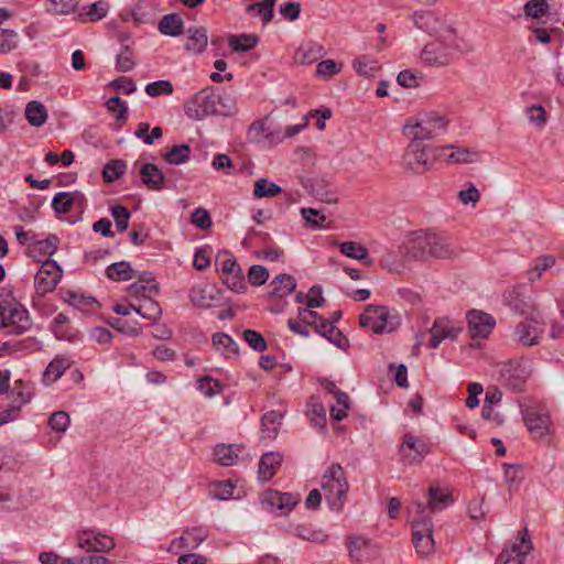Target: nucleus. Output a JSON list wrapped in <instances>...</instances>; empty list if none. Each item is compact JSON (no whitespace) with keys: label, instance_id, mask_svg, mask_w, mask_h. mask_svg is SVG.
Here are the masks:
<instances>
[{"label":"nucleus","instance_id":"53","mask_svg":"<svg viewBox=\"0 0 564 564\" xmlns=\"http://www.w3.org/2000/svg\"><path fill=\"white\" fill-rule=\"evenodd\" d=\"M111 215L115 219L117 230L119 232L127 230L129 226V219L131 217L130 210L122 205H116L111 208Z\"/></svg>","mask_w":564,"mask_h":564},{"label":"nucleus","instance_id":"62","mask_svg":"<svg viewBox=\"0 0 564 564\" xmlns=\"http://www.w3.org/2000/svg\"><path fill=\"white\" fill-rule=\"evenodd\" d=\"M69 421V415L65 411H57L50 416L48 425L56 432H65Z\"/></svg>","mask_w":564,"mask_h":564},{"label":"nucleus","instance_id":"54","mask_svg":"<svg viewBox=\"0 0 564 564\" xmlns=\"http://www.w3.org/2000/svg\"><path fill=\"white\" fill-rule=\"evenodd\" d=\"M549 8L546 0H530L524 4V13L528 17L540 19L549 11Z\"/></svg>","mask_w":564,"mask_h":564},{"label":"nucleus","instance_id":"24","mask_svg":"<svg viewBox=\"0 0 564 564\" xmlns=\"http://www.w3.org/2000/svg\"><path fill=\"white\" fill-rule=\"evenodd\" d=\"M296 285L297 283L293 275L281 273L272 280V290L268 292L267 297L283 299L293 293L296 289Z\"/></svg>","mask_w":564,"mask_h":564},{"label":"nucleus","instance_id":"55","mask_svg":"<svg viewBox=\"0 0 564 564\" xmlns=\"http://www.w3.org/2000/svg\"><path fill=\"white\" fill-rule=\"evenodd\" d=\"M18 46V34L13 30L0 29V52L9 53Z\"/></svg>","mask_w":564,"mask_h":564},{"label":"nucleus","instance_id":"45","mask_svg":"<svg viewBox=\"0 0 564 564\" xmlns=\"http://www.w3.org/2000/svg\"><path fill=\"white\" fill-rule=\"evenodd\" d=\"M228 42L234 52H247L258 44L259 37L254 34L231 35Z\"/></svg>","mask_w":564,"mask_h":564},{"label":"nucleus","instance_id":"33","mask_svg":"<svg viewBox=\"0 0 564 564\" xmlns=\"http://www.w3.org/2000/svg\"><path fill=\"white\" fill-rule=\"evenodd\" d=\"M339 250L346 257L359 260L368 267L373 264V260L369 257L368 249L358 242L344 241L339 245Z\"/></svg>","mask_w":564,"mask_h":564},{"label":"nucleus","instance_id":"26","mask_svg":"<svg viewBox=\"0 0 564 564\" xmlns=\"http://www.w3.org/2000/svg\"><path fill=\"white\" fill-rule=\"evenodd\" d=\"M283 462V455L278 452H269L261 456L259 462V479L262 481L270 480L276 473V469Z\"/></svg>","mask_w":564,"mask_h":564},{"label":"nucleus","instance_id":"12","mask_svg":"<svg viewBox=\"0 0 564 564\" xmlns=\"http://www.w3.org/2000/svg\"><path fill=\"white\" fill-rule=\"evenodd\" d=\"M519 542L506 546L496 558L495 564H523L527 555L533 550L528 528L524 527L518 536Z\"/></svg>","mask_w":564,"mask_h":564},{"label":"nucleus","instance_id":"3","mask_svg":"<svg viewBox=\"0 0 564 564\" xmlns=\"http://www.w3.org/2000/svg\"><path fill=\"white\" fill-rule=\"evenodd\" d=\"M321 487L329 509L336 512L340 511L347 501L349 491V482L340 464L333 463L326 468L322 476Z\"/></svg>","mask_w":564,"mask_h":564},{"label":"nucleus","instance_id":"43","mask_svg":"<svg viewBox=\"0 0 564 564\" xmlns=\"http://www.w3.org/2000/svg\"><path fill=\"white\" fill-rule=\"evenodd\" d=\"M131 308L142 317L150 321H156L162 315V308L159 303L153 300V297L143 300V302L138 306L131 305Z\"/></svg>","mask_w":564,"mask_h":564},{"label":"nucleus","instance_id":"19","mask_svg":"<svg viewBox=\"0 0 564 564\" xmlns=\"http://www.w3.org/2000/svg\"><path fill=\"white\" fill-rule=\"evenodd\" d=\"M468 330L471 337L486 338L492 330L496 322L490 314L480 311H470L467 314Z\"/></svg>","mask_w":564,"mask_h":564},{"label":"nucleus","instance_id":"63","mask_svg":"<svg viewBox=\"0 0 564 564\" xmlns=\"http://www.w3.org/2000/svg\"><path fill=\"white\" fill-rule=\"evenodd\" d=\"M303 218L312 228H322L326 217L319 210L314 208H302Z\"/></svg>","mask_w":564,"mask_h":564},{"label":"nucleus","instance_id":"13","mask_svg":"<svg viewBox=\"0 0 564 564\" xmlns=\"http://www.w3.org/2000/svg\"><path fill=\"white\" fill-rule=\"evenodd\" d=\"M62 274L63 270L57 262L46 259L34 279L36 291L42 294L54 291L61 281Z\"/></svg>","mask_w":564,"mask_h":564},{"label":"nucleus","instance_id":"29","mask_svg":"<svg viewBox=\"0 0 564 564\" xmlns=\"http://www.w3.org/2000/svg\"><path fill=\"white\" fill-rule=\"evenodd\" d=\"M85 200L80 192H59L52 199V207L57 214H67L74 204H82Z\"/></svg>","mask_w":564,"mask_h":564},{"label":"nucleus","instance_id":"2","mask_svg":"<svg viewBox=\"0 0 564 564\" xmlns=\"http://www.w3.org/2000/svg\"><path fill=\"white\" fill-rule=\"evenodd\" d=\"M406 251L415 259H426L429 257L448 259L458 253L446 238L426 231L415 232L408 242Z\"/></svg>","mask_w":564,"mask_h":564},{"label":"nucleus","instance_id":"5","mask_svg":"<svg viewBox=\"0 0 564 564\" xmlns=\"http://www.w3.org/2000/svg\"><path fill=\"white\" fill-rule=\"evenodd\" d=\"M31 326L28 310L10 292H0V328H10V334L21 335Z\"/></svg>","mask_w":564,"mask_h":564},{"label":"nucleus","instance_id":"40","mask_svg":"<svg viewBox=\"0 0 564 564\" xmlns=\"http://www.w3.org/2000/svg\"><path fill=\"white\" fill-rule=\"evenodd\" d=\"M214 346L221 351L226 358L231 356L237 357L239 355L238 345L235 340L225 333H216L213 336Z\"/></svg>","mask_w":564,"mask_h":564},{"label":"nucleus","instance_id":"50","mask_svg":"<svg viewBox=\"0 0 564 564\" xmlns=\"http://www.w3.org/2000/svg\"><path fill=\"white\" fill-rule=\"evenodd\" d=\"M106 107L111 112L116 120L119 122H126L128 119V107L124 100L119 96H113L108 99Z\"/></svg>","mask_w":564,"mask_h":564},{"label":"nucleus","instance_id":"9","mask_svg":"<svg viewBox=\"0 0 564 564\" xmlns=\"http://www.w3.org/2000/svg\"><path fill=\"white\" fill-rule=\"evenodd\" d=\"M215 264L217 271L221 273V280L228 289L236 293L246 291V280L242 269L237 263L232 253L224 251L217 254Z\"/></svg>","mask_w":564,"mask_h":564},{"label":"nucleus","instance_id":"38","mask_svg":"<svg viewBox=\"0 0 564 564\" xmlns=\"http://www.w3.org/2000/svg\"><path fill=\"white\" fill-rule=\"evenodd\" d=\"M25 118L31 126L41 127L47 119V110L42 102L32 100L26 105Z\"/></svg>","mask_w":564,"mask_h":564},{"label":"nucleus","instance_id":"34","mask_svg":"<svg viewBox=\"0 0 564 564\" xmlns=\"http://www.w3.org/2000/svg\"><path fill=\"white\" fill-rule=\"evenodd\" d=\"M128 294L134 297H143V300L152 299L159 293V285L153 279H139L137 282L128 286Z\"/></svg>","mask_w":564,"mask_h":564},{"label":"nucleus","instance_id":"58","mask_svg":"<svg viewBox=\"0 0 564 564\" xmlns=\"http://www.w3.org/2000/svg\"><path fill=\"white\" fill-rule=\"evenodd\" d=\"M174 88L171 82L169 80H158L150 83L145 86V93L150 97H158L161 95H171L173 94Z\"/></svg>","mask_w":564,"mask_h":564},{"label":"nucleus","instance_id":"37","mask_svg":"<svg viewBox=\"0 0 564 564\" xmlns=\"http://www.w3.org/2000/svg\"><path fill=\"white\" fill-rule=\"evenodd\" d=\"M184 23L182 18L176 13L164 15L159 22V31L162 34L177 36L183 33Z\"/></svg>","mask_w":564,"mask_h":564},{"label":"nucleus","instance_id":"47","mask_svg":"<svg viewBox=\"0 0 564 564\" xmlns=\"http://www.w3.org/2000/svg\"><path fill=\"white\" fill-rule=\"evenodd\" d=\"M554 264L555 258L553 256L546 254L539 257L534 260L533 268L528 271V279L531 282L538 281L542 276V273L551 269Z\"/></svg>","mask_w":564,"mask_h":564},{"label":"nucleus","instance_id":"60","mask_svg":"<svg viewBox=\"0 0 564 564\" xmlns=\"http://www.w3.org/2000/svg\"><path fill=\"white\" fill-rule=\"evenodd\" d=\"M51 8L48 11L53 14H69L78 6V0H48Z\"/></svg>","mask_w":564,"mask_h":564},{"label":"nucleus","instance_id":"21","mask_svg":"<svg viewBox=\"0 0 564 564\" xmlns=\"http://www.w3.org/2000/svg\"><path fill=\"white\" fill-rule=\"evenodd\" d=\"M427 502L423 503L425 511L429 510L431 513L440 512L446 509L453 503L452 494L440 486H430L426 492Z\"/></svg>","mask_w":564,"mask_h":564},{"label":"nucleus","instance_id":"31","mask_svg":"<svg viewBox=\"0 0 564 564\" xmlns=\"http://www.w3.org/2000/svg\"><path fill=\"white\" fill-rule=\"evenodd\" d=\"M213 291L214 288L208 283H197L191 289L189 299L194 305L208 308L213 306V302L215 300Z\"/></svg>","mask_w":564,"mask_h":564},{"label":"nucleus","instance_id":"17","mask_svg":"<svg viewBox=\"0 0 564 564\" xmlns=\"http://www.w3.org/2000/svg\"><path fill=\"white\" fill-rule=\"evenodd\" d=\"M118 40L121 47L116 57V67L119 72L127 73L132 70L137 64L134 42L131 40L130 34L126 32H120Z\"/></svg>","mask_w":564,"mask_h":564},{"label":"nucleus","instance_id":"51","mask_svg":"<svg viewBox=\"0 0 564 564\" xmlns=\"http://www.w3.org/2000/svg\"><path fill=\"white\" fill-rule=\"evenodd\" d=\"M12 394L14 397V402H19L15 406H20L26 404L33 398V388L22 380H17L14 382V387L12 390Z\"/></svg>","mask_w":564,"mask_h":564},{"label":"nucleus","instance_id":"56","mask_svg":"<svg viewBox=\"0 0 564 564\" xmlns=\"http://www.w3.org/2000/svg\"><path fill=\"white\" fill-rule=\"evenodd\" d=\"M354 69L361 76H373L379 69L375 61H370L367 56H360L352 63Z\"/></svg>","mask_w":564,"mask_h":564},{"label":"nucleus","instance_id":"1","mask_svg":"<svg viewBox=\"0 0 564 564\" xmlns=\"http://www.w3.org/2000/svg\"><path fill=\"white\" fill-rule=\"evenodd\" d=\"M415 25L434 35L435 41L427 43L422 52L421 59L430 66H446L453 61L452 50L466 53L471 46L456 33V30L433 12H415L413 14Z\"/></svg>","mask_w":564,"mask_h":564},{"label":"nucleus","instance_id":"41","mask_svg":"<svg viewBox=\"0 0 564 564\" xmlns=\"http://www.w3.org/2000/svg\"><path fill=\"white\" fill-rule=\"evenodd\" d=\"M69 367L68 361L65 358L56 357L46 367L43 373V382L50 384L59 379L66 369Z\"/></svg>","mask_w":564,"mask_h":564},{"label":"nucleus","instance_id":"18","mask_svg":"<svg viewBox=\"0 0 564 564\" xmlns=\"http://www.w3.org/2000/svg\"><path fill=\"white\" fill-rule=\"evenodd\" d=\"M523 420L533 438H542L550 433L552 422L547 413L528 409L523 413Z\"/></svg>","mask_w":564,"mask_h":564},{"label":"nucleus","instance_id":"25","mask_svg":"<svg viewBox=\"0 0 564 564\" xmlns=\"http://www.w3.org/2000/svg\"><path fill=\"white\" fill-rule=\"evenodd\" d=\"M51 329L58 340L74 343L80 338L79 332L69 325V318L65 313L56 315Z\"/></svg>","mask_w":564,"mask_h":564},{"label":"nucleus","instance_id":"49","mask_svg":"<svg viewBox=\"0 0 564 564\" xmlns=\"http://www.w3.org/2000/svg\"><path fill=\"white\" fill-rule=\"evenodd\" d=\"M127 170V164L122 160L109 161L102 171L105 182L112 183L121 177Z\"/></svg>","mask_w":564,"mask_h":564},{"label":"nucleus","instance_id":"27","mask_svg":"<svg viewBox=\"0 0 564 564\" xmlns=\"http://www.w3.org/2000/svg\"><path fill=\"white\" fill-rule=\"evenodd\" d=\"M108 11L109 3L106 0H99L95 3L83 7L76 17V20L82 23L97 22L104 19Z\"/></svg>","mask_w":564,"mask_h":564},{"label":"nucleus","instance_id":"61","mask_svg":"<svg viewBox=\"0 0 564 564\" xmlns=\"http://www.w3.org/2000/svg\"><path fill=\"white\" fill-rule=\"evenodd\" d=\"M268 128L264 120H256L251 123L248 130V139L250 142L260 143L264 141V135Z\"/></svg>","mask_w":564,"mask_h":564},{"label":"nucleus","instance_id":"36","mask_svg":"<svg viewBox=\"0 0 564 564\" xmlns=\"http://www.w3.org/2000/svg\"><path fill=\"white\" fill-rule=\"evenodd\" d=\"M240 452L241 448L238 445L232 444H219L214 448L216 460L223 466L234 465L237 462Z\"/></svg>","mask_w":564,"mask_h":564},{"label":"nucleus","instance_id":"23","mask_svg":"<svg viewBox=\"0 0 564 564\" xmlns=\"http://www.w3.org/2000/svg\"><path fill=\"white\" fill-rule=\"evenodd\" d=\"M208 536L207 531L203 527L186 529L182 536L172 541L171 549H196Z\"/></svg>","mask_w":564,"mask_h":564},{"label":"nucleus","instance_id":"57","mask_svg":"<svg viewBox=\"0 0 564 564\" xmlns=\"http://www.w3.org/2000/svg\"><path fill=\"white\" fill-rule=\"evenodd\" d=\"M242 337L248 343V345L256 351L261 352L268 348L264 337L256 330L246 329L242 333Z\"/></svg>","mask_w":564,"mask_h":564},{"label":"nucleus","instance_id":"39","mask_svg":"<svg viewBox=\"0 0 564 564\" xmlns=\"http://www.w3.org/2000/svg\"><path fill=\"white\" fill-rule=\"evenodd\" d=\"M105 273L109 280L113 281H129L134 276L133 269L127 261H119L110 264L107 267Z\"/></svg>","mask_w":564,"mask_h":564},{"label":"nucleus","instance_id":"7","mask_svg":"<svg viewBox=\"0 0 564 564\" xmlns=\"http://www.w3.org/2000/svg\"><path fill=\"white\" fill-rule=\"evenodd\" d=\"M359 325L376 334L391 333L398 328L400 319L398 315H391L388 307L370 304L360 315Z\"/></svg>","mask_w":564,"mask_h":564},{"label":"nucleus","instance_id":"20","mask_svg":"<svg viewBox=\"0 0 564 564\" xmlns=\"http://www.w3.org/2000/svg\"><path fill=\"white\" fill-rule=\"evenodd\" d=\"M462 330L460 327L452 325L451 321L445 317L436 318L431 328L430 348H436L444 339H453Z\"/></svg>","mask_w":564,"mask_h":564},{"label":"nucleus","instance_id":"4","mask_svg":"<svg viewBox=\"0 0 564 564\" xmlns=\"http://www.w3.org/2000/svg\"><path fill=\"white\" fill-rule=\"evenodd\" d=\"M409 513L412 516V542L419 554L422 556L430 555L434 550L433 540V522L425 514V507L422 501H413L408 507Z\"/></svg>","mask_w":564,"mask_h":564},{"label":"nucleus","instance_id":"44","mask_svg":"<svg viewBox=\"0 0 564 564\" xmlns=\"http://www.w3.org/2000/svg\"><path fill=\"white\" fill-rule=\"evenodd\" d=\"M445 149L453 150L447 155V162H451V163H471L477 159V152L473 151L468 148H459V147H454V145L438 148V150H445Z\"/></svg>","mask_w":564,"mask_h":564},{"label":"nucleus","instance_id":"42","mask_svg":"<svg viewBox=\"0 0 564 564\" xmlns=\"http://www.w3.org/2000/svg\"><path fill=\"white\" fill-rule=\"evenodd\" d=\"M191 147L186 143L172 147L163 154V160L169 164L180 165L189 160Z\"/></svg>","mask_w":564,"mask_h":564},{"label":"nucleus","instance_id":"28","mask_svg":"<svg viewBox=\"0 0 564 564\" xmlns=\"http://www.w3.org/2000/svg\"><path fill=\"white\" fill-rule=\"evenodd\" d=\"M283 414L278 411H269L261 419V438L273 441L279 434Z\"/></svg>","mask_w":564,"mask_h":564},{"label":"nucleus","instance_id":"35","mask_svg":"<svg viewBox=\"0 0 564 564\" xmlns=\"http://www.w3.org/2000/svg\"><path fill=\"white\" fill-rule=\"evenodd\" d=\"M311 194L327 204H336L337 196L332 184L325 178L315 180L311 185Z\"/></svg>","mask_w":564,"mask_h":564},{"label":"nucleus","instance_id":"59","mask_svg":"<svg viewBox=\"0 0 564 564\" xmlns=\"http://www.w3.org/2000/svg\"><path fill=\"white\" fill-rule=\"evenodd\" d=\"M269 270L260 264L251 265L248 272V280L254 286L263 285L269 279Z\"/></svg>","mask_w":564,"mask_h":564},{"label":"nucleus","instance_id":"30","mask_svg":"<svg viewBox=\"0 0 564 564\" xmlns=\"http://www.w3.org/2000/svg\"><path fill=\"white\" fill-rule=\"evenodd\" d=\"M185 50L192 54H200L207 46L208 36L204 28H189L187 31Z\"/></svg>","mask_w":564,"mask_h":564},{"label":"nucleus","instance_id":"6","mask_svg":"<svg viewBox=\"0 0 564 564\" xmlns=\"http://www.w3.org/2000/svg\"><path fill=\"white\" fill-rule=\"evenodd\" d=\"M219 104L220 96L216 93L215 88L206 87L184 104V112L193 120H203L210 115L228 116L231 113L232 105H221L223 109H218L217 106Z\"/></svg>","mask_w":564,"mask_h":564},{"label":"nucleus","instance_id":"14","mask_svg":"<svg viewBox=\"0 0 564 564\" xmlns=\"http://www.w3.org/2000/svg\"><path fill=\"white\" fill-rule=\"evenodd\" d=\"M429 452L430 447L424 440L416 437L411 433H406L403 436L400 453L402 455V459L406 464H420Z\"/></svg>","mask_w":564,"mask_h":564},{"label":"nucleus","instance_id":"32","mask_svg":"<svg viewBox=\"0 0 564 564\" xmlns=\"http://www.w3.org/2000/svg\"><path fill=\"white\" fill-rule=\"evenodd\" d=\"M59 239L55 235H50L43 240H36L30 243L29 254L33 258L51 257L58 248Z\"/></svg>","mask_w":564,"mask_h":564},{"label":"nucleus","instance_id":"64","mask_svg":"<svg viewBox=\"0 0 564 564\" xmlns=\"http://www.w3.org/2000/svg\"><path fill=\"white\" fill-rule=\"evenodd\" d=\"M191 220L200 230H207L212 227L210 214L204 208H196L192 213Z\"/></svg>","mask_w":564,"mask_h":564},{"label":"nucleus","instance_id":"46","mask_svg":"<svg viewBox=\"0 0 564 564\" xmlns=\"http://www.w3.org/2000/svg\"><path fill=\"white\" fill-rule=\"evenodd\" d=\"M282 192L280 185L267 178H259L254 183L253 196L256 198L274 197Z\"/></svg>","mask_w":564,"mask_h":564},{"label":"nucleus","instance_id":"52","mask_svg":"<svg viewBox=\"0 0 564 564\" xmlns=\"http://www.w3.org/2000/svg\"><path fill=\"white\" fill-rule=\"evenodd\" d=\"M198 390L206 397L212 398L223 391V384L218 380L205 376L198 380Z\"/></svg>","mask_w":564,"mask_h":564},{"label":"nucleus","instance_id":"15","mask_svg":"<svg viewBox=\"0 0 564 564\" xmlns=\"http://www.w3.org/2000/svg\"><path fill=\"white\" fill-rule=\"evenodd\" d=\"M77 540L79 547L91 552L106 553L116 546L113 538L94 530H84L79 532Z\"/></svg>","mask_w":564,"mask_h":564},{"label":"nucleus","instance_id":"8","mask_svg":"<svg viewBox=\"0 0 564 564\" xmlns=\"http://www.w3.org/2000/svg\"><path fill=\"white\" fill-rule=\"evenodd\" d=\"M447 128V120L442 116L429 115L415 122L409 121L403 127V133L411 137V141L423 143L443 133Z\"/></svg>","mask_w":564,"mask_h":564},{"label":"nucleus","instance_id":"10","mask_svg":"<svg viewBox=\"0 0 564 564\" xmlns=\"http://www.w3.org/2000/svg\"><path fill=\"white\" fill-rule=\"evenodd\" d=\"M436 151H438V148L411 141L403 154V162L413 173L422 174L433 166L436 160Z\"/></svg>","mask_w":564,"mask_h":564},{"label":"nucleus","instance_id":"16","mask_svg":"<svg viewBox=\"0 0 564 564\" xmlns=\"http://www.w3.org/2000/svg\"><path fill=\"white\" fill-rule=\"evenodd\" d=\"M542 335L543 328L534 318L522 321L513 330L514 340L524 347L539 345Z\"/></svg>","mask_w":564,"mask_h":564},{"label":"nucleus","instance_id":"48","mask_svg":"<svg viewBox=\"0 0 564 564\" xmlns=\"http://www.w3.org/2000/svg\"><path fill=\"white\" fill-rule=\"evenodd\" d=\"M275 0H263L262 2L252 3L247 7V11L251 14L260 15L264 23L273 18V8Z\"/></svg>","mask_w":564,"mask_h":564},{"label":"nucleus","instance_id":"11","mask_svg":"<svg viewBox=\"0 0 564 564\" xmlns=\"http://www.w3.org/2000/svg\"><path fill=\"white\" fill-rule=\"evenodd\" d=\"M531 372L532 370L522 358L509 359L501 365L500 382L511 391L521 392L523 391Z\"/></svg>","mask_w":564,"mask_h":564},{"label":"nucleus","instance_id":"22","mask_svg":"<svg viewBox=\"0 0 564 564\" xmlns=\"http://www.w3.org/2000/svg\"><path fill=\"white\" fill-rule=\"evenodd\" d=\"M142 183L151 191H161L165 187L166 177L154 163H145L140 169Z\"/></svg>","mask_w":564,"mask_h":564}]
</instances>
